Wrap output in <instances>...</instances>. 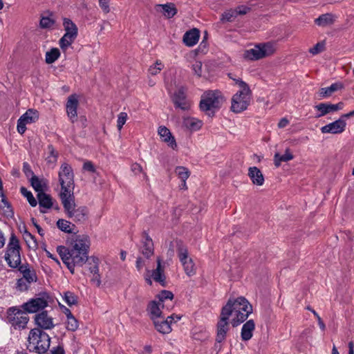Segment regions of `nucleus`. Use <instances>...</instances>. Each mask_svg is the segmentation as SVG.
I'll use <instances>...</instances> for the list:
<instances>
[{
    "mask_svg": "<svg viewBox=\"0 0 354 354\" xmlns=\"http://www.w3.org/2000/svg\"><path fill=\"white\" fill-rule=\"evenodd\" d=\"M90 239L86 235L73 234L68 248L59 246L57 251L71 273L74 274L75 266H82L88 259Z\"/></svg>",
    "mask_w": 354,
    "mask_h": 354,
    "instance_id": "nucleus-1",
    "label": "nucleus"
},
{
    "mask_svg": "<svg viewBox=\"0 0 354 354\" xmlns=\"http://www.w3.org/2000/svg\"><path fill=\"white\" fill-rule=\"evenodd\" d=\"M227 312V316L231 317L230 322L235 327L247 319L252 312V306L244 297L230 299L227 304L222 308L221 311Z\"/></svg>",
    "mask_w": 354,
    "mask_h": 354,
    "instance_id": "nucleus-2",
    "label": "nucleus"
},
{
    "mask_svg": "<svg viewBox=\"0 0 354 354\" xmlns=\"http://www.w3.org/2000/svg\"><path fill=\"white\" fill-rule=\"evenodd\" d=\"M67 217L75 223H84L88 218V210L84 206H77L73 194L60 197Z\"/></svg>",
    "mask_w": 354,
    "mask_h": 354,
    "instance_id": "nucleus-3",
    "label": "nucleus"
},
{
    "mask_svg": "<svg viewBox=\"0 0 354 354\" xmlns=\"http://www.w3.org/2000/svg\"><path fill=\"white\" fill-rule=\"evenodd\" d=\"M28 342V348L30 351L44 354L49 349L50 338L40 328H33L29 333Z\"/></svg>",
    "mask_w": 354,
    "mask_h": 354,
    "instance_id": "nucleus-4",
    "label": "nucleus"
},
{
    "mask_svg": "<svg viewBox=\"0 0 354 354\" xmlns=\"http://www.w3.org/2000/svg\"><path fill=\"white\" fill-rule=\"evenodd\" d=\"M239 91L232 97L231 111L239 113L247 109L250 104L252 92L249 86L242 80H237Z\"/></svg>",
    "mask_w": 354,
    "mask_h": 354,
    "instance_id": "nucleus-5",
    "label": "nucleus"
},
{
    "mask_svg": "<svg viewBox=\"0 0 354 354\" xmlns=\"http://www.w3.org/2000/svg\"><path fill=\"white\" fill-rule=\"evenodd\" d=\"M223 102V97L218 91H209L201 97L200 109L209 116L214 115Z\"/></svg>",
    "mask_w": 354,
    "mask_h": 354,
    "instance_id": "nucleus-6",
    "label": "nucleus"
},
{
    "mask_svg": "<svg viewBox=\"0 0 354 354\" xmlns=\"http://www.w3.org/2000/svg\"><path fill=\"white\" fill-rule=\"evenodd\" d=\"M58 176L61 185L60 197L73 194L74 174L72 167L68 163H63L59 168Z\"/></svg>",
    "mask_w": 354,
    "mask_h": 354,
    "instance_id": "nucleus-7",
    "label": "nucleus"
},
{
    "mask_svg": "<svg viewBox=\"0 0 354 354\" xmlns=\"http://www.w3.org/2000/svg\"><path fill=\"white\" fill-rule=\"evenodd\" d=\"M20 249L18 239L12 234L10 238L5 254V260L10 268H17L20 266Z\"/></svg>",
    "mask_w": 354,
    "mask_h": 354,
    "instance_id": "nucleus-8",
    "label": "nucleus"
},
{
    "mask_svg": "<svg viewBox=\"0 0 354 354\" xmlns=\"http://www.w3.org/2000/svg\"><path fill=\"white\" fill-rule=\"evenodd\" d=\"M29 321V317L26 311L17 307L9 308L7 310V322L15 329H24Z\"/></svg>",
    "mask_w": 354,
    "mask_h": 354,
    "instance_id": "nucleus-9",
    "label": "nucleus"
},
{
    "mask_svg": "<svg viewBox=\"0 0 354 354\" xmlns=\"http://www.w3.org/2000/svg\"><path fill=\"white\" fill-rule=\"evenodd\" d=\"M176 243L178 257L183 266L185 272L189 277L194 275L196 274V266L192 258L188 255L187 247L180 241H176Z\"/></svg>",
    "mask_w": 354,
    "mask_h": 354,
    "instance_id": "nucleus-10",
    "label": "nucleus"
},
{
    "mask_svg": "<svg viewBox=\"0 0 354 354\" xmlns=\"http://www.w3.org/2000/svg\"><path fill=\"white\" fill-rule=\"evenodd\" d=\"M274 50L273 45L270 43L259 44L253 48L246 50L243 57L250 60H258L272 55Z\"/></svg>",
    "mask_w": 354,
    "mask_h": 354,
    "instance_id": "nucleus-11",
    "label": "nucleus"
},
{
    "mask_svg": "<svg viewBox=\"0 0 354 354\" xmlns=\"http://www.w3.org/2000/svg\"><path fill=\"white\" fill-rule=\"evenodd\" d=\"M157 266L155 269L150 271L147 270V273L145 275V279L147 284L151 285V279L157 283H159L161 286H165L166 284V276L165 274V266L162 264V260L158 257L156 260Z\"/></svg>",
    "mask_w": 354,
    "mask_h": 354,
    "instance_id": "nucleus-12",
    "label": "nucleus"
},
{
    "mask_svg": "<svg viewBox=\"0 0 354 354\" xmlns=\"http://www.w3.org/2000/svg\"><path fill=\"white\" fill-rule=\"evenodd\" d=\"M39 119V112L32 109L26 111L17 120V131L21 134H24L26 130V124L35 122Z\"/></svg>",
    "mask_w": 354,
    "mask_h": 354,
    "instance_id": "nucleus-13",
    "label": "nucleus"
},
{
    "mask_svg": "<svg viewBox=\"0 0 354 354\" xmlns=\"http://www.w3.org/2000/svg\"><path fill=\"white\" fill-rule=\"evenodd\" d=\"M172 102L176 108L182 111H188L191 107V102L187 98L186 90L184 87L178 88L173 95Z\"/></svg>",
    "mask_w": 354,
    "mask_h": 354,
    "instance_id": "nucleus-14",
    "label": "nucleus"
},
{
    "mask_svg": "<svg viewBox=\"0 0 354 354\" xmlns=\"http://www.w3.org/2000/svg\"><path fill=\"white\" fill-rule=\"evenodd\" d=\"M227 315V312L225 313V310H224V313L221 311L220 319L217 323L216 341L218 343H221L225 340L226 334L230 329V317H228Z\"/></svg>",
    "mask_w": 354,
    "mask_h": 354,
    "instance_id": "nucleus-15",
    "label": "nucleus"
},
{
    "mask_svg": "<svg viewBox=\"0 0 354 354\" xmlns=\"http://www.w3.org/2000/svg\"><path fill=\"white\" fill-rule=\"evenodd\" d=\"M78 106V96L76 94L69 95L66 103V112L71 123H75L77 120Z\"/></svg>",
    "mask_w": 354,
    "mask_h": 354,
    "instance_id": "nucleus-16",
    "label": "nucleus"
},
{
    "mask_svg": "<svg viewBox=\"0 0 354 354\" xmlns=\"http://www.w3.org/2000/svg\"><path fill=\"white\" fill-rule=\"evenodd\" d=\"M180 317L177 315L168 316L166 319L163 317L160 319H154L153 324L156 329L162 334H168L171 331V324L174 321H178Z\"/></svg>",
    "mask_w": 354,
    "mask_h": 354,
    "instance_id": "nucleus-17",
    "label": "nucleus"
},
{
    "mask_svg": "<svg viewBox=\"0 0 354 354\" xmlns=\"http://www.w3.org/2000/svg\"><path fill=\"white\" fill-rule=\"evenodd\" d=\"M344 103L340 102L337 104H333L330 103H320L314 106L315 109L317 111L316 118H322L330 113L342 110L344 108Z\"/></svg>",
    "mask_w": 354,
    "mask_h": 354,
    "instance_id": "nucleus-18",
    "label": "nucleus"
},
{
    "mask_svg": "<svg viewBox=\"0 0 354 354\" xmlns=\"http://www.w3.org/2000/svg\"><path fill=\"white\" fill-rule=\"evenodd\" d=\"M346 122L342 117L321 128L322 133L339 134L345 131Z\"/></svg>",
    "mask_w": 354,
    "mask_h": 354,
    "instance_id": "nucleus-19",
    "label": "nucleus"
},
{
    "mask_svg": "<svg viewBox=\"0 0 354 354\" xmlns=\"http://www.w3.org/2000/svg\"><path fill=\"white\" fill-rule=\"evenodd\" d=\"M47 305L48 302L44 298L37 297L24 303L22 308L26 313H34L44 309Z\"/></svg>",
    "mask_w": 354,
    "mask_h": 354,
    "instance_id": "nucleus-20",
    "label": "nucleus"
},
{
    "mask_svg": "<svg viewBox=\"0 0 354 354\" xmlns=\"http://www.w3.org/2000/svg\"><path fill=\"white\" fill-rule=\"evenodd\" d=\"M35 320L36 324L41 328L50 329L54 326L53 319L48 316L46 311L36 315Z\"/></svg>",
    "mask_w": 354,
    "mask_h": 354,
    "instance_id": "nucleus-21",
    "label": "nucleus"
},
{
    "mask_svg": "<svg viewBox=\"0 0 354 354\" xmlns=\"http://www.w3.org/2000/svg\"><path fill=\"white\" fill-rule=\"evenodd\" d=\"M161 308H164V304L158 302V301H152L149 304L147 310L153 321L162 317Z\"/></svg>",
    "mask_w": 354,
    "mask_h": 354,
    "instance_id": "nucleus-22",
    "label": "nucleus"
},
{
    "mask_svg": "<svg viewBox=\"0 0 354 354\" xmlns=\"http://www.w3.org/2000/svg\"><path fill=\"white\" fill-rule=\"evenodd\" d=\"M156 9L157 11L161 12L162 15L168 19L172 18L177 13V8L173 3L157 4Z\"/></svg>",
    "mask_w": 354,
    "mask_h": 354,
    "instance_id": "nucleus-23",
    "label": "nucleus"
},
{
    "mask_svg": "<svg viewBox=\"0 0 354 354\" xmlns=\"http://www.w3.org/2000/svg\"><path fill=\"white\" fill-rule=\"evenodd\" d=\"M158 134L161 138L162 140L167 142V145L175 149L177 147V145L174 136H172L170 131L165 127H160L158 129Z\"/></svg>",
    "mask_w": 354,
    "mask_h": 354,
    "instance_id": "nucleus-24",
    "label": "nucleus"
},
{
    "mask_svg": "<svg viewBox=\"0 0 354 354\" xmlns=\"http://www.w3.org/2000/svg\"><path fill=\"white\" fill-rule=\"evenodd\" d=\"M255 328V324L252 319L247 321L242 326L241 337L243 341L250 340L253 335Z\"/></svg>",
    "mask_w": 354,
    "mask_h": 354,
    "instance_id": "nucleus-25",
    "label": "nucleus"
},
{
    "mask_svg": "<svg viewBox=\"0 0 354 354\" xmlns=\"http://www.w3.org/2000/svg\"><path fill=\"white\" fill-rule=\"evenodd\" d=\"M248 176L253 184L261 186L264 183V177L261 170L257 167H251L248 169Z\"/></svg>",
    "mask_w": 354,
    "mask_h": 354,
    "instance_id": "nucleus-26",
    "label": "nucleus"
},
{
    "mask_svg": "<svg viewBox=\"0 0 354 354\" xmlns=\"http://www.w3.org/2000/svg\"><path fill=\"white\" fill-rule=\"evenodd\" d=\"M37 198L39 201V205L40 207V212L41 213H46V211L43 209V208L45 209H50L53 206V202L52 198L50 196V195L43 192H39L37 194Z\"/></svg>",
    "mask_w": 354,
    "mask_h": 354,
    "instance_id": "nucleus-27",
    "label": "nucleus"
},
{
    "mask_svg": "<svg viewBox=\"0 0 354 354\" xmlns=\"http://www.w3.org/2000/svg\"><path fill=\"white\" fill-rule=\"evenodd\" d=\"M199 36V31L197 29H192L185 33L183 42L187 46H193L198 42Z\"/></svg>",
    "mask_w": 354,
    "mask_h": 354,
    "instance_id": "nucleus-28",
    "label": "nucleus"
},
{
    "mask_svg": "<svg viewBox=\"0 0 354 354\" xmlns=\"http://www.w3.org/2000/svg\"><path fill=\"white\" fill-rule=\"evenodd\" d=\"M343 84L341 82H335L332 84L328 87L322 88L319 91V95L321 98H326L330 97L333 93L343 88Z\"/></svg>",
    "mask_w": 354,
    "mask_h": 354,
    "instance_id": "nucleus-29",
    "label": "nucleus"
},
{
    "mask_svg": "<svg viewBox=\"0 0 354 354\" xmlns=\"http://www.w3.org/2000/svg\"><path fill=\"white\" fill-rule=\"evenodd\" d=\"M19 270L23 274V279L29 283H32L37 280V276L33 270H31L28 264H23L18 267Z\"/></svg>",
    "mask_w": 354,
    "mask_h": 354,
    "instance_id": "nucleus-30",
    "label": "nucleus"
},
{
    "mask_svg": "<svg viewBox=\"0 0 354 354\" xmlns=\"http://www.w3.org/2000/svg\"><path fill=\"white\" fill-rule=\"evenodd\" d=\"M183 126L191 131H197L202 127V122L195 118L185 117L183 121Z\"/></svg>",
    "mask_w": 354,
    "mask_h": 354,
    "instance_id": "nucleus-31",
    "label": "nucleus"
},
{
    "mask_svg": "<svg viewBox=\"0 0 354 354\" xmlns=\"http://www.w3.org/2000/svg\"><path fill=\"white\" fill-rule=\"evenodd\" d=\"M140 252L147 259H149L153 254V244L151 239L148 235H146V239L142 243Z\"/></svg>",
    "mask_w": 354,
    "mask_h": 354,
    "instance_id": "nucleus-32",
    "label": "nucleus"
},
{
    "mask_svg": "<svg viewBox=\"0 0 354 354\" xmlns=\"http://www.w3.org/2000/svg\"><path fill=\"white\" fill-rule=\"evenodd\" d=\"M63 26L66 32L65 33L74 37H77L78 32L77 27L71 19L64 18Z\"/></svg>",
    "mask_w": 354,
    "mask_h": 354,
    "instance_id": "nucleus-33",
    "label": "nucleus"
},
{
    "mask_svg": "<svg viewBox=\"0 0 354 354\" xmlns=\"http://www.w3.org/2000/svg\"><path fill=\"white\" fill-rule=\"evenodd\" d=\"M315 22L319 26H327L334 22L333 16L330 13L324 14L315 19Z\"/></svg>",
    "mask_w": 354,
    "mask_h": 354,
    "instance_id": "nucleus-34",
    "label": "nucleus"
},
{
    "mask_svg": "<svg viewBox=\"0 0 354 354\" xmlns=\"http://www.w3.org/2000/svg\"><path fill=\"white\" fill-rule=\"evenodd\" d=\"M57 227L65 233L71 234L75 228V225L72 224L70 221L60 218L57 221Z\"/></svg>",
    "mask_w": 354,
    "mask_h": 354,
    "instance_id": "nucleus-35",
    "label": "nucleus"
},
{
    "mask_svg": "<svg viewBox=\"0 0 354 354\" xmlns=\"http://www.w3.org/2000/svg\"><path fill=\"white\" fill-rule=\"evenodd\" d=\"M293 159V155L290 153V149H287L283 155H280L277 153L274 157V165L276 167H279L281 162H288Z\"/></svg>",
    "mask_w": 354,
    "mask_h": 354,
    "instance_id": "nucleus-36",
    "label": "nucleus"
},
{
    "mask_svg": "<svg viewBox=\"0 0 354 354\" xmlns=\"http://www.w3.org/2000/svg\"><path fill=\"white\" fill-rule=\"evenodd\" d=\"M76 37L65 33L59 41V44L62 50L66 51V49L73 43Z\"/></svg>",
    "mask_w": 354,
    "mask_h": 354,
    "instance_id": "nucleus-37",
    "label": "nucleus"
},
{
    "mask_svg": "<svg viewBox=\"0 0 354 354\" xmlns=\"http://www.w3.org/2000/svg\"><path fill=\"white\" fill-rule=\"evenodd\" d=\"M59 50L57 48H53L50 51L46 52L45 61L48 64H53L59 57Z\"/></svg>",
    "mask_w": 354,
    "mask_h": 354,
    "instance_id": "nucleus-38",
    "label": "nucleus"
},
{
    "mask_svg": "<svg viewBox=\"0 0 354 354\" xmlns=\"http://www.w3.org/2000/svg\"><path fill=\"white\" fill-rule=\"evenodd\" d=\"M65 324L66 329L72 332L77 330L79 327V322L74 316L66 318Z\"/></svg>",
    "mask_w": 354,
    "mask_h": 354,
    "instance_id": "nucleus-39",
    "label": "nucleus"
},
{
    "mask_svg": "<svg viewBox=\"0 0 354 354\" xmlns=\"http://www.w3.org/2000/svg\"><path fill=\"white\" fill-rule=\"evenodd\" d=\"M175 173L181 180H187L190 175L188 169L181 166H178L175 169Z\"/></svg>",
    "mask_w": 354,
    "mask_h": 354,
    "instance_id": "nucleus-40",
    "label": "nucleus"
},
{
    "mask_svg": "<svg viewBox=\"0 0 354 354\" xmlns=\"http://www.w3.org/2000/svg\"><path fill=\"white\" fill-rule=\"evenodd\" d=\"M21 194L26 197L32 207H35L37 204V200L33 196L32 194L26 188L22 187L20 189Z\"/></svg>",
    "mask_w": 354,
    "mask_h": 354,
    "instance_id": "nucleus-41",
    "label": "nucleus"
},
{
    "mask_svg": "<svg viewBox=\"0 0 354 354\" xmlns=\"http://www.w3.org/2000/svg\"><path fill=\"white\" fill-rule=\"evenodd\" d=\"M63 299L68 306L77 304V297L73 292L68 291L64 293Z\"/></svg>",
    "mask_w": 354,
    "mask_h": 354,
    "instance_id": "nucleus-42",
    "label": "nucleus"
},
{
    "mask_svg": "<svg viewBox=\"0 0 354 354\" xmlns=\"http://www.w3.org/2000/svg\"><path fill=\"white\" fill-rule=\"evenodd\" d=\"M48 151L49 155L46 157L48 163L54 164L57 159V153L52 145L48 146Z\"/></svg>",
    "mask_w": 354,
    "mask_h": 354,
    "instance_id": "nucleus-43",
    "label": "nucleus"
},
{
    "mask_svg": "<svg viewBox=\"0 0 354 354\" xmlns=\"http://www.w3.org/2000/svg\"><path fill=\"white\" fill-rule=\"evenodd\" d=\"M158 302H161L164 304L165 300H172L174 298V295L171 291L169 290H162L158 296Z\"/></svg>",
    "mask_w": 354,
    "mask_h": 354,
    "instance_id": "nucleus-44",
    "label": "nucleus"
},
{
    "mask_svg": "<svg viewBox=\"0 0 354 354\" xmlns=\"http://www.w3.org/2000/svg\"><path fill=\"white\" fill-rule=\"evenodd\" d=\"M236 17V12H234V10L231 9L222 14L221 20L222 21H232Z\"/></svg>",
    "mask_w": 354,
    "mask_h": 354,
    "instance_id": "nucleus-45",
    "label": "nucleus"
},
{
    "mask_svg": "<svg viewBox=\"0 0 354 354\" xmlns=\"http://www.w3.org/2000/svg\"><path fill=\"white\" fill-rule=\"evenodd\" d=\"M30 183H31L32 187L34 188V189L36 192H37L38 193L43 192V187H42L41 183L40 180L36 176H32V178L30 179Z\"/></svg>",
    "mask_w": 354,
    "mask_h": 354,
    "instance_id": "nucleus-46",
    "label": "nucleus"
},
{
    "mask_svg": "<svg viewBox=\"0 0 354 354\" xmlns=\"http://www.w3.org/2000/svg\"><path fill=\"white\" fill-rule=\"evenodd\" d=\"M127 118V113L125 112H121L118 114L117 120V127L119 131L122 129L123 125L126 123Z\"/></svg>",
    "mask_w": 354,
    "mask_h": 354,
    "instance_id": "nucleus-47",
    "label": "nucleus"
},
{
    "mask_svg": "<svg viewBox=\"0 0 354 354\" xmlns=\"http://www.w3.org/2000/svg\"><path fill=\"white\" fill-rule=\"evenodd\" d=\"M162 68L163 64L160 62L156 61L155 65L150 66L149 68V73L152 75H155L159 73Z\"/></svg>",
    "mask_w": 354,
    "mask_h": 354,
    "instance_id": "nucleus-48",
    "label": "nucleus"
},
{
    "mask_svg": "<svg viewBox=\"0 0 354 354\" xmlns=\"http://www.w3.org/2000/svg\"><path fill=\"white\" fill-rule=\"evenodd\" d=\"M30 284V283L28 282V281L21 278L17 280V288L20 291H25L28 289Z\"/></svg>",
    "mask_w": 354,
    "mask_h": 354,
    "instance_id": "nucleus-49",
    "label": "nucleus"
},
{
    "mask_svg": "<svg viewBox=\"0 0 354 354\" xmlns=\"http://www.w3.org/2000/svg\"><path fill=\"white\" fill-rule=\"evenodd\" d=\"M325 44L324 42H318L313 48L309 49V52L313 55L320 53L324 50Z\"/></svg>",
    "mask_w": 354,
    "mask_h": 354,
    "instance_id": "nucleus-50",
    "label": "nucleus"
},
{
    "mask_svg": "<svg viewBox=\"0 0 354 354\" xmlns=\"http://www.w3.org/2000/svg\"><path fill=\"white\" fill-rule=\"evenodd\" d=\"M192 70L197 76L200 77L202 74V62L200 61H195L192 64Z\"/></svg>",
    "mask_w": 354,
    "mask_h": 354,
    "instance_id": "nucleus-51",
    "label": "nucleus"
},
{
    "mask_svg": "<svg viewBox=\"0 0 354 354\" xmlns=\"http://www.w3.org/2000/svg\"><path fill=\"white\" fill-rule=\"evenodd\" d=\"M234 10V12H236V17L238 15H243L247 14L250 10V8L246 6H239L236 7Z\"/></svg>",
    "mask_w": 354,
    "mask_h": 354,
    "instance_id": "nucleus-52",
    "label": "nucleus"
},
{
    "mask_svg": "<svg viewBox=\"0 0 354 354\" xmlns=\"http://www.w3.org/2000/svg\"><path fill=\"white\" fill-rule=\"evenodd\" d=\"M54 24L53 20L49 17H42L40 20V26L41 28H47L51 27Z\"/></svg>",
    "mask_w": 354,
    "mask_h": 354,
    "instance_id": "nucleus-53",
    "label": "nucleus"
},
{
    "mask_svg": "<svg viewBox=\"0 0 354 354\" xmlns=\"http://www.w3.org/2000/svg\"><path fill=\"white\" fill-rule=\"evenodd\" d=\"M100 8L103 10L105 13H108L110 11L109 0H98Z\"/></svg>",
    "mask_w": 354,
    "mask_h": 354,
    "instance_id": "nucleus-54",
    "label": "nucleus"
},
{
    "mask_svg": "<svg viewBox=\"0 0 354 354\" xmlns=\"http://www.w3.org/2000/svg\"><path fill=\"white\" fill-rule=\"evenodd\" d=\"M50 354H65L64 347L61 345L53 347L50 350Z\"/></svg>",
    "mask_w": 354,
    "mask_h": 354,
    "instance_id": "nucleus-55",
    "label": "nucleus"
},
{
    "mask_svg": "<svg viewBox=\"0 0 354 354\" xmlns=\"http://www.w3.org/2000/svg\"><path fill=\"white\" fill-rule=\"evenodd\" d=\"M131 171L135 174H138L142 171L141 165L137 162L133 163L131 166Z\"/></svg>",
    "mask_w": 354,
    "mask_h": 354,
    "instance_id": "nucleus-56",
    "label": "nucleus"
},
{
    "mask_svg": "<svg viewBox=\"0 0 354 354\" xmlns=\"http://www.w3.org/2000/svg\"><path fill=\"white\" fill-rule=\"evenodd\" d=\"M23 171L27 176L33 174V172L30 168V166L29 165V164L28 162H24Z\"/></svg>",
    "mask_w": 354,
    "mask_h": 354,
    "instance_id": "nucleus-57",
    "label": "nucleus"
},
{
    "mask_svg": "<svg viewBox=\"0 0 354 354\" xmlns=\"http://www.w3.org/2000/svg\"><path fill=\"white\" fill-rule=\"evenodd\" d=\"M83 169L84 170L91 171V172H95V171L94 165L90 161H87V162H84V164L83 165Z\"/></svg>",
    "mask_w": 354,
    "mask_h": 354,
    "instance_id": "nucleus-58",
    "label": "nucleus"
},
{
    "mask_svg": "<svg viewBox=\"0 0 354 354\" xmlns=\"http://www.w3.org/2000/svg\"><path fill=\"white\" fill-rule=\"evenodd\" d=\"M313 315L316 317V318L317 319V321H318V324L320 327V328L322 330H325V324L323 322L322 319H321V317H319V315L317 313V312L314 310H310Z\"/></svg>",
    "mask_w": 354,
    "mask_h": 354,
    "instance_id": "nucleus-59",
    "label": "nucleus"
},
{
    "mask_svg": "<svg viewBox=\"0 0 354 354\" xmlns=\"http://www.w3.org/2000/svg\"><path fill=\"white\" fill-rule=\"evenodd\" d=\"M97 261L98 259H96V261H95V265L90 268V271L91 273H93L94 275L99 274V267L97 265Z\"/></svg>",
    "mask_w": 354,
    "mask_h": 354,
    "instance_id": "nucleus-60",
    "label": "nucleus"
},
{
    "mask_svg": "<svg viewBox=\"0 0 354 354\" xmlns=\"http://www.w3.org/2000/svg\"><path fill=\"white\" fill-rule=\"evenodd\" d=\"M144 266V261L141 257H138L136 260V267L138 271H140Z\"/></svg>",
    "mask_w": 354,
    "mask_h": 354,
    "instance_id": "nucleus-61",
    "label": "nucleus"
},
{
    "mask_svg": "<svg viewBox=\"0 0 354 354\" xmlns=\"http://www.w3.org/2000/svg\"><path fill=\"white\" fill-rule=\"evenodd\" d=\"M24 235H25L26 241H28V239H31L33 241V247L37 246V243H36V241L35 240V237L30 232L26 231Z\"/></svg>",
    "mask_w": 354,
    "mask_h": 354,
    "instance_id": "nucleus-62",
    "label": "nucleus"
},
{
    "mask_svg": "<svg viewBox=\"0 0 354 354\" xmlns=\"http://www.w3.org/2000/svg\"><path fill=\"white\" fill-rule=\"evenodd\" d=\"M289 123V121L283 118L282 119L280 120L279 122L278 123V127L279 128H284L286 127Z\"/></svg>",
    "mask_w": 354,
    "mask_h": 354,
    "instance_id": "nucleus-63",
    "label": "nucleus"
},
{
    "mask_svg": "<svg viewBox=\"0 0 354 354\" xmlns=\"http://www.w3.org/2000/svg\"><path fill=\"white\" fill-rule=\"evenodd\" d=\"M91 280L97 286H99L101 283L100 274H95V275L93 274V277Z\"/></svg>",
    "mask_w": 354,
    "mask_h": 354,
    "instance_id": "nucleus-64",
    "label": "nucleus"
}]
</instances>
